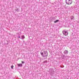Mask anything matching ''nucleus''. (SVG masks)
I'll list each match as a JSON object with an SVG mask.
<instances>
[{
    "label": "nucleus",
    "instance_id": "nucleus-11",
    "mask_svg": "<svg viewBox=\"0 0 79 79\" xmlns=\"http://www.w3.org/2000/svg\"><path fill=\"white\" fill-rule=\"evenodd\" d=\"M74 18V17L73 16H71L70 17V19L71 20H73Z\"/></svg>",
    "mask_w": 79,
    "mask_h": 79
},
{
    "label": "nucleus",
    "instance_id": "nucleus-20",
    "mask_svg": "<svg viewBox=\"0 0 79 79\" xmlns=\"http://www.w3.org/2000/svg\"><path fill=\"white\" fill-rule=\"evenodd\" d=\"M62 38H64V39H66V38L65 37H62Z\"/></svg>",
    "mask_w": 79,
    "mask_h": 79
},
{
    "label": "nucleus",
    "instance_id": "nucleus-10",
    "mask_svg": "<svg viewBox=\"0 0 79 79\" xmlns=\"http://www.w3.org/2000/svg\"><path fill=\"white\" fill-rule=\"evenodd\" d=\"M58 22H59V20H56V21H54V23H58Z\"/></svg>",
    "mask_w": 79,
    "mask_h": 79
},
{
    "label": "nucleus",
    "instance_id": "nucleus-18",
    "mask_svg": "<svg viewBox=\"0 0 79 79\" xmlns=\"http://www.w3.org/2000/svg\"><path fill=\"white\" fill-rule=\"evenodd\" d=\"M22 64H24V62L23 61H22Z\"/></svg>",
    "mask_w": 79,
    "mask_h": 79
},
{
    "label": "nucleus",
    "instance_id": "nucleus-22",
    "mask_svg": "<svg viewBox=\"0 0 79 79\" xmlns=\"http://www.w3.org/2000/svg\"><path fill=\"white\" fill-rule=\"evenodd\" d=\"M60 53H61V54H62V53L61 52H60Z\"/></svg>",
    "mask_w": 79,
    "mask_h": 79
},
{
    "label": "nucleus",
    "instance_id": "nucleus-4",
    "mask_svg": "<svg viewBox=\"0 0 79 79\" xmlns=\"http://www.w3.org/2000/svg\"><path fill=\"white\" fill-rule=\"evenodd\" d=\"M66 57V56H65V55H63V54H62L61 56V58L62 59V60H65V58Z\"/></svg>",
    "mask_w": 79,
    "mask_h": 79
},
{
    "label": "nucleus",
    "instance_id": "nucleus-8",
    "mask_svg": "<svg viewBox=\"0 0 79 79\" xmlns=\"http://www.w3.org/2000/svg\"><path fill=\"white\" fill-rule=\"evenodd\" d=\"M53 19H52V18H50L49 19V20L50 22H52V21H53Z\"/></svg>",
    "mask_w": 79,
    "mask_h": 79
},
{
    "label": "nucleus",
    "instance_id": "nucleus-2",
    "mask_svg": "<svg viewBox=\"0 0 79 79\" xmlns=\"http://www.w3.org/2000/svg\"><path fill=\"white\" fill-rule=\"evenodd\" d=\"M63 34L65 36L68 35V31H66V30H64L62 31Z\"/></svg>",
    "mask_w": 79,
    "mask_h": 79
},
{
    "label": "nucleus",
    "instance_id": "nucleus-16",
    "mask_svg": "<svg viewBox=\"0 0 79 79\" xmlns=\"http://www.w3.org/2000/svg\"><path fill=\"white\" fill-rule=\"evenodd\" d=\"M52 19H53V20H54V19H56V18L55 17H52Z\"/></svg>",
    "mask_w": 79,
    "mask_h": 79
},
{
    "label": "nucleus",
    "instance_id": "nucleus-5",
    "mask_svg": "<svg viewBox=\"0 0 79 79\" xmlns=\"http://www.w3.org/2000/svg\"><path fill=\"white\" fill-rule=\"evenodd\" d=\"M64 53L65 55H68V51L65 50L64 51Z\"/></svg>",
    "mask_w": 79,
    "mask_h": 79
},
{
    "label": "nucleus",
    "instance_id": "nucleus-21",
    "mask_svg": "<svg viewBox=\"0 0 79 79\" xmlns=\"http://www.w3.org/2000/svg\"><path fill=\"white\" fill-rule=\"evenodd\" d=\"M6 45H8V43L7 44H6Z\"/></svg>",
    "mask_w": 79,
    "mask_h": 79
},
{
    "label": "nucleus",
    "instance_id": "nucleus-15",
    "mask_svg": "<svg viewBox=\"0 0 79 79\" xmlns=\"http://www.w3.org/2000/svg\"><path fill=\"white\" fill-rule=\"evenodd\" d=\"M13 67H14V66L13 65H12V66H11V69H13Z\"/></svg>",
    "mask_w": 79,
    "mask_h": 79
},
{
    "label": "nucleus",
    "instance_id": "nucleus-23",
    "mask_svg": "<svg viewBox=\"0 0 79 79\" xmlns=\"http://www.w3.org/2000/svg\"><path fill=\"white\" fill-rule=\"evenodd\" d=\"M70 2V3H71V2Z\"/></svg>",
    "mask_w": 79,
    "mask_h": 79
},
{
    "label": "nucleus",
    "instance_id": "nucleus-3",
    "mask_svg": "<svg viewBox=\"0 0 79 79\" xmlns=\"http://www.w3.org/2000/svg\"><path fill=\"white\" fill-rule=\"evenodd\" d=\"M66 4L71 5L72 3V0H65Z\"/></svg>",
    "mask_w": 79,
    "mask_h": 79
},
{
    "label": "nucleus",
    "instance_id": "nucleus-13",
    "mask_svg": "<svg viewBox=\"0 0 79 79\" xmlns=\"http://www.w3.org/2000/svg\"><path fill=\"white\" fill-rule=\"evenodd\" d=\"M18 35L19 36L17 37H18V38H19V39H21V38H20V36L19 35V33H18Z\"/></svg>",
    "mask_w": 79,
    "mask_h": 79
},
{
    "label": "nucleus",
    "instance_id": "nucleus-9",
    "mask_svg": "<svg viewBox=\"0 0 79 79\" xmlns=\"http://www.w3.org/2000/svg\"><path fill=\"white\" fill-rule=\"evenodd\" d=\"M25 38V37L24 36V35H22L21 36V39H24Z\"/></svg>",
    "mask_w": 79,
    "mask_h": 79
},
{
    "label": "nucleus",
    "instance_id": "nucleus-14",
    "mask_svg": "<svg viewBox=\"0 0 79 79\" xmlns=\"http://www.w3.org/2000/svg\"><path fill=\"white\" fill-rule=\"evenodd\" d=\"M47 60H45L43 62V63H47Z\"/></svg>",
    "mask_w": 79,
    "mask_h": 79
},
{
    "label": "nucleus",
    "instance_id": "nucleus-24",
    "mask_svg": "<svg viewBox=\"0 0 79 79\" xmlns=\"http://www.w3.org/2000/svg\"><path fill=\"white\" fill-rule=\"evenodd\" d=\"M20 79H21V78H20Z\"/></svg>",
    "mask_w": 79,
    "mask_h": 79
},
{
    "label": "nucleus",
    "instance_id": "nucleus-17",
    "mask_svg": "<svg viewBox=\"0 0 79 79\" xmlns=\"http://www.w3.org/2000/svg\"><path fill=\"white\" fill-rule=\"evenodd\" d=\"M15 11H17V12H18V11H19V10H18V9H15Z\"/></svg>",
    "mask_w": 79,
    "mask_h": 79
},
{
    "label": "nucleus",
    "instance_id": "nucleus-7",
    "mask_svg": "<svg viewBox=\"0 0 79 79\" xmlns=\"http://www.w3.org/2000/svg\"><path fill=\"white\" fill-rule=\"evenodd\" d=\"M52 71H53V69L50 68L49 69V73H50L51 72H52Z\"/></svg>",
    "mask_w": 79,
    "mask_h": 79
},
{
    "label": "nucleus",
    "instance_id": "nucleus-6",
    "mask_svg": "<svg viewBox=\"0 0 79 79\" xmlns=\"http://www.w3.org/2000/svg\"><path fill=\"white\" fill-rule=\"evenodd\" d=\"M17 65L18 66V67H22L23 66V64H17Z\"/></svg>",
    "mask_w": 79,
    "mask_h": 79
},
{
    "label": "nucleus",
    "instance_id": "nucleus-12",
    "mask_svg": "<svg viewBox=\"0 0 79 79\" xmlns=\"http://www.w3.org/2000/svg\"><path fill=\"white\" fill-rule=\"evenodd\" d=\"M50 74L51 75H53V74H54V72H53V71H52V72H51V73H50Z\"/></svg>",
    "mask_w": 79,
    "mask_h": 79
},
{
    "label": "nucleus",
    "instance_id": "nucleus-19",
    "mask_svg": "<svg viewBox=\"0 0 79 79\" xmlns=\"http://www.w3.org/2000/svg\"><path fill=\"white\" fill-rule=\"evenodd\" d=\"M64 65H62V67H61V68H64Z\"/></svg>",
    "mask_w": 79,
    "mask_h": 79
},
{
    "label": "nucleus",
    "instance_id": "nucleus-1",
    "mask_svg": "<svg viewBox=\"0 0 79 79\" xmlns=\"http://www.w3.org/2000/svg\"><path fill=\"white\" fill-rule=\"evenodd\" d=\"M41 55L42 57H46V59H47V56H48V51H41L40 52Z\"/></svg>",
    "mask_w": 79,
    "mask_h": 79
}]
</instances>
